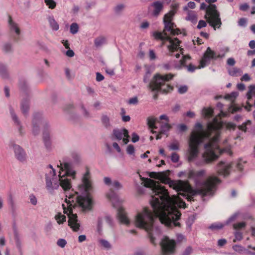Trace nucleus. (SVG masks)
Listing matches in <instances>:
<instances>
[{
    "instance_id": "obj_14",
    "label": "nucleus",
    "mask_w": 255,
    "mask_h": 255,
    "mask_svg": "<svg viewBox=\"0 0 255 255\" xmlns=\"http://www.w3.org/2000/svg\"><path fill=\"white\" fill-rule=\"evenodd\" d=\"M159 125L160 127V129L158 134L156 135V139H160L162 137L161 134H166V132L169 130V129L171 128L170 126L169 125L168 122L164 123L159 122Z\"/></svg>"
},
{
    "instance_id": "obj_56",
    "label": "nucleus",
    "mask_w": 255,
    "mask_h": 255,
    "mask_svg": "<svg viewBox=\"0 0 255 255\" xmlns=\"http://www.w3.org/2000/svg\"><path fill=\"white\" fill-rule=\"evenodd\" d=\"M104 79V77L100 73H96V80L98 82L101 81Z\"/></svg>"
},
{
    "instance_id": "obj_62",
    "label": "nucleus",
    "mask_w": 255,
    "mask_h": 255,
    "mask_svg": "<svg viewBox=\"0 0 255 255\" xmlns=\"http://www.w3.org/2000/svg\"><path fill=\"white\" fill-rule=\"evenodd\" d=\"M104 181L105 184L107 185H110L111 184L112 185V184L111 179L110 178L107 177H105L104 178Z\"/></svg>"
},
{
    "instance_id": "obj_1",
    "label": "nucleus",
    "mask_w": 255,
    "mask_h": 255,
    "mask_svg": "<svg viewBox=\"0 0 255 255\" xmlns=\"http://www.w3.org/2000/svg\"><path fill=\"white\" fill-rule=\"evenodd\" d=\"M206 173L205 170L195 171L189 169L179 173L180 177H185L193 179L196 185L193 189L188 181L182 180H171L165 172H152L149 176L151 178L158 179L162 183L168 184L179 193L178 195L170 197L169 193L164 187L153 180L146 179L145 186L149 187L152 191L150 201L153 211L147 207H144L138 210L135 216V225L139 228L144 229L148 234L150 242L156 245L154 234L153 232L154 219L159 218L160 222L168 227L178 226L177 222L181 216L178 208L186 207L185 203L181 196L189 201H194L197 195L202 196L212 195L216 185L220 182L217 177H209L206 181L202 182Z\"/></svg>"
},
{
    "instance_id": "obj_11",
    "label": "nucleus",
    "mask_w": 255,
    "mask_h": 255,
    "mask_svg": "<svg viewBox=\"0 0 255 255\" xmlns=\"http://www.w3.org/2000/svg\"><path fill=\"white\" fill-rule=\"evenodd\" d=\"M113 134L117 139L121 140L123 139L124 144H127L129 142L128 131L126 128L114 129Z\"/></svg>"
},
{
    "instance_id": "obj_53",
    "label": "nucleus",
    "mask_w": 255,
    "mask_h": 255,
    "mask_svg": "<svg viewBox=\"0 0 255 255\" xmlns=\"http://www.w3.org/2000/svg\"><path fill=\"white\" fill-rule=\"evenodd\" d=\"M187 91V87L186 86H181L178 89V92L180 94H183Z\"/></svg>"
},
{
    "instance_id": "obj_26",
    "label": "nucleus",
    "mask_w": 255,
    "mask_h": 255,
    "mask_svg": "<svg viewBox=\"0 0 255 255\" xmlns=\"http://www.w3.org/2000/svg\"><path fill=\"white\" fill-rule=\"evenodd\" d=\"M247 96L248 100H250L253 97L255 96V86H250L249 87V91Z\"/></svg>"
},
{
    "instance_id": "obj_15",
    "label": "nucleus",
    "mask_w": 255,
    "mask_h": 255,
    "mask_svg": "<svg viewBox=\"0 0 255 255\" xmlns=\"http://www.w3.org/2000/svg\"><path fill=\"white\" fill-rule=\"evenodd\" d=\"M8 23L10 31L15 32L16 35L17 36V37H15V38L17 39L20 34V30L18 24L12 21L10 16H9Z\"/></svg>"
},
{
    "instance_id": "obj_24",
    "label": "nucleus",
    "mask_w": 255,
    "mask_h": 255,
    "mask_svg": "<svg viewBox=\"0 0 255 255\" xmlns=\"http://www.w3.org/2000/svg\"><path fill=\"white\" fill-rule=\"evenodd\" d=\"M51 27L54 30H57L59 29V25L53 17H49L48 19Z\"/></svg>"
},
{
    "instance_id": "obj_44",
    "label": "nucleus",
    "mask_w": 255,
    "mask_h": 255,
    "mask_svg": "<svg viewBox=\"0 0 255 255\" xmlns=\"http://www.w3.org/2000/svg\"><path fill=\"white\" fill-rule=\"evenodd\" d=\"M15 240L16 247L18 249L19 252H21V242L18 235L16 234H15Z\"/></svg>"
},
{
    "instance_id": "obj_63",
    "label": "nucleus",
    "mask_w": 255,
    "mask_h": 255,
    "mask_svg": "<svg viewBox=\"0 0 255 255\" xmlns=\"http://www.w3.org/2000/svg\"><path fill=\"white\" fill-rule=\"evenodd\" d=\"M103 224V219L101 218H98V230L100 231L101 230L102 226Z\"/></svg>"
},
{
    "instance_id": "obj_13",
    "label": "nucleus",
    "mask_w": 255,
    "mask_h": 255,
    "mask_svg": "<svg viewBox=\"0 0 255 255\" xmlns=\"http://www.w3.org/2000/svg\"><path fill=\"white\" fill-rule=\"evenodd\" d=\"M118 217L121 223L126 225L129 224V220L127 216L125 210L122 207H120L118 209Z\"/></svg>"
},
{
    "instance_id": "obj_49",
    "label": "nucleus",
    "mask_w": 255,
    "mask_h": 255,
    "mask_svg": "<svg viewBox=\"0 0 255 255\" xmlns=\"http://www.w3.org/2000/svg\"><path fill=\"white\" fill-rule=\"evenodd\" d=\"M207 25L206 22L204 20H201L199 21L198 24L197 25V28L199 29H201L203 27H206Z\"/></svg>"
},
{
    "instance_id": "obj_16",
    "label": "nucleus",
    "mask_w": 255,
    "mask_h": 255,
    "mask_svg": "<svg viewBox=\"0 0 255 255\" xmlns=\"http://www.w3.org/2000/svg\"><path fill=\"white\" fill-rule=\"evenodd\" d=\"M10 113L13 122H14L15 124L17 126V128L18 129L19 133L22 135L23 133L22 131V127L20 125L19 121H18L16 116L15 115L12 109L10 110Z\"/></svg>"
},
{
    "instance_id": "obj_39",
    "label": "nucleus",
    "mask_w": 255,
    "mask_h": 255,
    "mask_svg": "<svg viewBox=\"0 0 255 255\" xmlns=\"http://www.w3.org/2000/svg\"><path fill=\"white\" fill-rule=\"evenodd\" d=\"M66 241L63 239H60L58 240L57 242V245L62 248H63L66 246Z\"/></svg>"
},
{
    "instance_id": "obj_6",
    "label": "nucleus",
    "mask_w": 255,
    "mask_h": 255,
    "mask_svg": "<svg viewBox=\"0 0 255 255\" xmlns=\"http://www.w3.org/2000/svg\"><path fill=\"white\" fill-rule=\"evenodd\" d=\"M174 75L171 74L166 75L156 74L154 76L153 81L150 84V88L152 91H157L163 93H167L173 89L168 82L172 79Z\"/></svg>"
},
{
    "instance_id": "obj_12",
    "label": "nucleus",
    "mask_w": 255,
    "mask_h": 255,
    "mask_svg": "<svg viewBox=\"0 0 255 255\" xmlns=\"http://www.w3.org/2000/svg\"><path fill=\"white\" fill-rule=\"evenodd\" d=\"M12 146L16 159L20 162L25 161L26 159V154L23 149L17 144H14Z\"/></svg>"
},
{
    "instance_id": "obj_51",
    "label": "nucleus",
    "mask_w": 255,
    "mask_h": 255,
    "mask_svg": "<svg viewBox=\"0 0 255 255\" xmlns=\"http://www.w3.org/2000/svg\"><path fill=\"white\" fill-rule=\"evenodd\" d=\"M226 127L228 129H234L236 126L233 123H228L226 124Z\"/></svg>"
},
{
    "instance_id": "obj_7",
    "label": "nucleus",
    "mask_w": 255,
    "mask_h": 255,
    "mask_svg": "<svg viewBox=\"0 0 255 255\" xmlns=\"http://www.w3.org/2000/svg\"><path fill=\"white\" fill-rule=\"evenodd\" d=\"M200 8L206 10V18L211 26L213 27L215 29L216 28H219L221 26V20L215 5L211 4L207 7L206 4L202 3L201 4Z\"/></svg>"
},
{
    "instance_id": "obj_55",
    "label": "nucleus",
    "mask_w": 255,
    "mask_h": 255,
    "mask_svg": "<svg viewBox=\"0 0 255 255\" xmlns=\"http://www.w3.org/2000/svg\"><path fill=\"white\" fill-rule=\"evenodd\" d=\"M249 7V5L247 3H245L241 4L240 6V9L243 11H246L248 9Z\"/></svg>"
},
{
    "instance_id": "obj_22",
    "label": "nucleus",
    "mask_w": 255,
    "mask_h": 255,
    "mask_svg": "<svg viewBox=\"0 0 255 255\" xmlns=\"http://www.w3.org/2000/svg\"><path fill=\"white\" fill-rule=\"evenodd\" d=\"M228 72L229 74L232 76H238L240 75L242 73L241 70L236 67L229 69Z\"/></svg>"
},
{
    "instance_id": "obj_42",
    "label": "nucleus",
    "mask_w": 255,
    "mask_h": 255,
    "mask_svg": "<svg viewBox=\"0 0 255 255\" xmlns=\"http://www.w3.org/2000/svg\"><path fill=\"white\" fill-rule=\"evenodd\" d=\"M235 238L234 239V242L241 241L242 239V234L240 232H236L235 234Z\"/></svg>"
},
{
    "instance_id": "obj_17",
    "label": "nucleus",
    "mask_w": 255,
    "mask_h": 255,
    "mask_svg": "<svg viewBox=\"0 0 255 255\" xmlns=\"http://www.w3.org/2000/svg\"><path fill=\"white\" fill-rule=\"evenodd\" d=\"M186 20L190 21L193 23H196L197 21V14L194 11H188L187 13V16L186 17Z\"/></svg>"
},
{
    "instance_id": "obj_61",
    "label": "nucleus",
    "mask_w": 255,
    "mask_h": 255,
    "mask_svg": "<svg viewBox=\"0 0 255 255\" xmlns=\"http://www.w3.org/2000/svg\"><path fill=\"white\" fill-rule=\"evenodd\" d=\"M227 64L230 66H233L235 64V60L233 58H230L227 60Z\"/></svg>"
},
{
    "instance_id": "obj_2",
    "label": "nucleus",
    "mask_w": 255,
    "mask_h": 255,
    "mask_svg": "<svg viewBox=\"0 0 255 255\" xmlns=\"http://www.w3.org/2000/svg\"><path fill=\"white\" fill-rule=\"evenodd\" d=\"M224 125L220 119L216 117L212 122L208 123L207 128L204 130L200 123L196 124L195 129L192 131L189 142V156L190 161L194 160L199 153V145L205 140H209L205 144V151L202 157L206 163L216 160L223 152L219 146L220 129Z\"/></svg>"
},
{
    "instance_id": "obj_47",
    "label": "nucleus",
    "mask_w": 255,
    "mask_h": 255,
    "mask_svg": "<svg viewBox=\"0 0 255 255\" xmlns=\"http://www.w3.org/2000/svg\"><path fill=\"white\" fill-rule=\"evenodd\" d=\"M179 156L178 154L176 153H172L171 155V160L173 162H177L179 160Z\"/></svg>"
},
{
    "instance_id": "obj_36",
    "label": "nucleus",
    "mask_w": 255,
    "mask_h": 255,
    "mask_svg": "<svg viewBox=\"0 0 255 255\" xmlns=\"http://www.w3.org/2000/svg\"><path fill=\"white\" fill-rule=\"evenodd\" d=\"M112 186L116 190H119L122 188V184L118 181H114L112 182Z\"/></svg>"
},
{
    "instance_id": "obj_59",
    "label": "nucleus",
    "mask_w": 255,
    "mask_h": 255,
    "mask_svg": "<svg viewBox=\"0 0 255 255\" xmlns=\"http://www.w3.org/2000/svg\"><path fill=\"white\" fill-rule=\"evenodd\" d=\"M8 202L9 204L10 205L11 207L14 206V202L13 200L12 196L11 194H9L8 197Z\"/></svg>"
},
{
    "instance_id": "obj_52",
    "label": "nucleus",
    "mask_w": 255,
    "mask_h": 255,
    "mask_svg": "<svg viewBox=\"0 0 255 255\" xmlns=\"http://www.w3.org/2000/svg\"><path fill=\"white\" fill-rule=\"evenodd\" d=\"M139 136L135 133L133 132L132 134L131 141L133 142H136L139 140Z\"/></svg>"
},
{
    "instance_id": "obj_29",
    "label": "nucleus",
    "mask_w": 255,
    "mask_h": 255,
    "mask_svg": "<svg viewBox=\"0 0 255 255\" xmlns=\"http://www.w3.org/2000/svg\"><path fill=\"white\" fill-rule=\"evenodd\" d=\"M106 39L104 37H100L97 38L95 40V44L97 47L101 46L102 44L105 43Z\"/></svg>"
},
{
    "instance_id": "obj_28",
    "label": "nucleus",
    "mask_w": 255,
    "mask_h": 255,
    "mask_svg": "<svg viewBox=\"0 0 255 255\" xmlns=\"http://www.w3.org/2000/svg\"><path fill=\"white\" fill-rule=\"evenodd\" d=\"M29 108L28 102L27 100L23 101L21 103V109L22 113L26 114Z\"/></svg>"
},
{
    "instance_id": "obj_34",
    "label": "nucleus",
    "mask_w": 255,
    "mask_h": 255,
    "mask_svg": "<svg viewBox=\"0 0 255 255\" xmlns=\"http://www.w3.org/2000/svg\"><path fill=\"white\" fill-rule=\"evenodd\" d=\"M44 2L46 5L51 9L55 8L56 5V2L53 0H44Z\"/></svg>"
},
{
    "instance_id": "obj_45",
    "label": "nucleus",
    "mask_w": 255,
    "mask_h": 255,
    "mask_svg": "<svg viewBox=\"0 0 255 255\" xmlns=\"http://www.w3.org/2000/svg\"><path fill=\"white\" fill-rule=\"evenodd\" d=\"M223 227V225L221 223H217L212 224L210 226V228L212 229H220Z\"/></svg>"
},
{
    "instance_id": "obj_41",
    "label": "nucleus",
    "mask_w": 255,
    "mask_h": 255,
    "mask_svg": "<svg viewBox=\"0 0 255 255\" xmlns=\"http://www.w3.org/2000/svg\"><path fill=\"white\" fill-rule=\"evenodd\" d=\"M138 102V99L136 97H132L129 99L128 102V103L129 105H137Z\"/></svg>"
},
{
    "instance_id": "obj_64",
    "label": "nucleus",
    "mask_w": 255,
    "mask_h": 255,
    "mask_svg": "<svg viewBox=\"0 0 255 255\" xmlns=\"http://www.w3.org/2000/svg\"><path fill=\"white\" fill-rule=\"evenodd\" d=\"M192 248L190 247H187L184 252V255H189L192 253Z\"/></svg>"
},
{
    "instance_id": "obj_5",
    "label": "nucleus",
    "mask_w": 255,
    "mask_h": 255,
    "mask_svg": "<svg viewBox=\"0 0 255 255\" xmlns=\"http://www.w3.org/2000/svg\"><path fill=\"white\" fill-rule=\"evenodd\" d=\"M45 172L46 188L51 193L57 189L59 186L65 191L69 190L72 187L71 178H74L76 174L68 163L60 164L58 179L55 177V171L51 165L46 167Z\"/></svg>"
},
{
    "instance_id": "obj_25",
    "label": "nucleus",
    "mask_w": 255,
    "mask_h": 255,
    "mask_svg": "<svg viewBox=\"0 0 255 255\" xmlns=\"http://www.w3.org/2000/svg\"><path fill=\"white\" fill-rule=\"evenodd\" d=\"M55 218L59 224H62L66 221V216L60 213H58L55 216Z\"/></svg>"
},
{
    "instance_id": "obj_10",
    "label": "nucleus",
    "mask_w": 255,
    "mask_h": 255,
    "mask_svg": "<svg viewBox=\"0 0 255 255\" xmlns=\"http://www.w3.org/2000/svg\"><path fill=\"white\" fill-rule=\"evenodd\" d=\"M232 166L231 162L220 161L217 166V172L220 175L227 176L230 174Z\"/></svg>"
},
{
    "instance_id": "obj_38",
    "label": "nucleus",
    "mask_w": 255,
    "mask_h": 255,
    "mask_svg": "<svg viewBox=\"0 0 255 255\" xmlns=\"http://www.w3.org/2000/svg\"><path fill=\"white\" fill-rule=\"evenodd\" d=\"M0 74L3 77H5L6 75L5 66L1 64H0Z\"/></svg>"
},
{
    "instance_id": "obj_48",
    "label": "nucleus",
    "mask_w": 255,
    "mask_h": 255,
    "mask_svg": "<svg viewBox=\"0 0 255 255\" xmlns=\"http://www.w3.org/2000/svg\"><path fill=\"white\" fill-rule=\"evenodd\" d=\"M29 199L30 201V203L32 205H35L37 204V199L34 195H33V194L30 195L29 196Z\"/></svg>"
},
{
    "instance_id": "obj_60",
    "label": "nucleus",
    "mask_w": 255,
    "mask_h": 255,
    "mask_svg": "<svg viewBox=\"0 0 255 255\" xmlns=\"http://www.w3.org/2000/svg\"><path fill=\"white\" fill-rule=\"evenodd\" d=\"M66 55L69 57H72L74 55V52L70 48L66 52Z\"/></svg>"
},
{
    "instance_id": "obj_58",
    "label": "nucleus",
    "mask_w": 255,
    "mask_h": 255,
    "mask_svg": "<svg viewBox=\"0 0 255 255\" xmlns=\"http://www.w3.org/2000/svg\"><path fill=\"white\" fill-rule=\"evenodd\" d=\"M250 79V77L248 74L244 75L241 79L242 81H249Z\"/></svg>"
},
{
    "instance_id": "obj_33",
    "label": "nucleus",
    "mask_w": 255,
    "mask_h": 255,
    "mask_svg": "<svg viewBox=\"0 0 255 255\" xmlns=\"http://www.w3.org/2000/svg\"><path fill=\"white\" fill-rule=\"evenodd\" d=\"M168 147L171 150H178L179 147V143L178 141L175 140L171 142Z\"/></svg>"
},
{
    "instance_id": "obj_31",
    "label": "nucleus",
    "mask_w": 255,
    "mask_h": 255,
    "mask_svg": "<svg viewBox=\"0 0 255 255\" xmlns=\"http://www.w3.org/2000/svg\"><path fill=\"white\" fill-rule=\"evenodd\" d=\"M79 26L76 23H73L70 25V32L73 34H76L78 31Z\"/></svg>"
},
{
    "instance_id": "obj_32",
    "label": "nucleus",
    "mask_w": 255,
    "mask_h": 255,
    "mask_svg": "<svg viewBox=\"0 0 255 255\" xmlns=\"http://www.w3.org/2000/svg\"><path fill=\"white\" fill-rule=\"evenodd\" d=\"M251 125V122L250 120L247 121L246 122L242 124V125L238 127L240 130L243 131H246L247 130V127Z\"/></svg>"
},
{
    "instance_id": "obj_54",
    "label": "nucleus",
    "mask_w": 255,
    "mask_h": 255,
    "mask_svg": "<svg viewBox=\"0 0 255 255\" xmlns=\"http://www.w3.org/2000/svg\"><path fill=\"white\" fill-rule=\"evenodd\" d=\"M240 110V108L238 107H235L234 105H232L229 108V111L230 112H231L232 113L238 111Z\"/></svg>"
},
{
    "instance_id": "obj_30",
    "label": "nucleus",
    "mask_w": 255,
    "mask_h": 255,
    "mask_svg": "<svg viewBox=\"0 0 255 255\" xmlns=\"http://www.w3.org/2000/svg\"><path fill=\"white\" fill-rule=\"evenodd\" d=\"M100 244L104 248L109 249L111 248V245L108 241L104 239H100L99 240Z\"/></svg>"
},
{
    "instance_id": "obj_23",
    "label": "nucleus",
    "mask_w": 255,
    "mask_h": 255,
    "mask_svg": "<svg viewBox=\"0 0 255 255\" xmlns=\"http://www.w3.org/2000/svg\"><path fill=\"white\" fill-rule=\"evenodd\" d=\"M190 57L188 55L183 56L182 59L180 61L179 65L176 66V67L178 68H181L182 66H187V64L190 60Z\"/></svg>"
},
{
    "instance_id": "obj_50",
    "label": "nucleus",
    "mask_w": 255,
    "mask_h": 255,
    "mask_svg": "<svg viewBox=\"0 0 255 255\" xmlns=\"http://www.w3.org/2000/svg\"><path fill=\"white\" fill-rule=\"evenodd\" d=\"M11 49V46L9 44L7 43L3 45V49L6 52L10 51Z\"/></svg>"
},
{
    "instance_id": "obj_21",
    "label": "nucleus",
    "mask_w": 255,
    "mask_h": 255,
    "mask_svg": "<svg viewBox=\"0 0 255 255\" xmlns=\"http://www.w3.org/2000/svg\"><path fill=\"white\" fill-rule=\"evenodd\" d=\"M202 115L206 118H209L213 116V110L211 108H204L202 111Z\"/></svg>"
},
{
    "instance_id": "obj_8",
    "label": "nucleus",
    "mask_w": 255,
    "mask_h": 255,
    "mask_svg": "<svg viewBox=\"0 0 255 255\" xmlns=\"http://www.w3.org/2000/svg\"><path fill=\"white\" fill-rule=\"evenodd\" d=\"M221 57H222V56L220 54H217L214 51L212 50L210 47H208L205 52L203 58L200 60V65L196 67L190 64L187 66L188 71L193 72L196 69H200L208 65L212 59H216Z\"/></svg>"
},
{
    "instance_id": "obj_46",
    "label": "nucleus",
    "mask_w": 255,
    "mask_h": 255,
    "mask_svg": "<svg viewBox=\"0 0 255 255\" xmlns=\"http://www.w3.org/2000/svg\"><path fill=\"white\" fill-rule=\"evenodd\" d=\"M188 7L193 9L195 7V3L193 1H190L188 3V5L187 6H185L183 8L184 10H187Z\"/></svg>"
},
{
    "instance_id": "obj_20",
    "label": "nucleus",
    "mask_w": 255,
    "mask_h": 255,
    "mask_svg": "<svg viewBox=\"0 0 255 255\" xmlns=\"http://www.w3.org/2000/svg\"><path fill=\"white\" fill-rule=\"evenodd\" d=\"M152 6L154 7L153 13L154 15H157L163 8L162 2L160 1L155 2L153 3Z\"/></svg>"
},
{
    "instance_id": "obj_19",
    "label": "nucleus",
    "mask_w": 255,
    "mask_h": 255,
    "mask_svg": "<svg viewBox=\"0 0 255 255\" xmlns=\"http://www.w3.org/2000/svg\"><path fill=\"white\" fill-rule=\"evenodd\" d=\"M156 119L153 117H150L147 119V124L152 129L157 128L156 125L159 124V121L156 122Z\"/></svg>"
},
{
    "instance_id": "obj_43",
    "label": "nucleus",
    "mask_w": 255,
    "mask_h": 255,
    "mask_svg": "<svg viewBox=\"0 0 255 255\" xmlns=\"http://www.w3.org/2000/svg\"><path fill=\"white\" fill-rule=\"evenodd\" d=\"M238 94L237 92H233L231 94L226 96V98L230 99L231 101H233L238 96Z\"/></svg>"
},
{
    "instance_id": "obj_40",
    "label": "nucleus",
    "mask_w": 255,
    "mask_h": 255,
    "mask_svg": "<svg viewBox=\"0 0 255 255\" xmlns=\"http://www.w3.org/2000/svg\"><path fill=\"white\" fill-rule=\"evenodd\" d=\"M246 226L245 222H240L234 225V228L236 230H239L244 228Z\"/></svg>"
},
{
    "instance_id": "obj_3",
    "label": "nucleus",
    "mask_w": 255,
    "mask_h": 255,
    "mask_svg": "<svg viewBox=\"0 0 255 255\" xmlns=\"http://www.w3.org/2000/svg\"><path fill=\"white\" fill-rule=\"evenodd\" d=\"M91 189L90 171L88 168L86 167L82 183L78 187L79 191L74 193H66L65 199L66 205L63 204L62 205L64 214H66L69 218L68 225L74 231L76 232L79 230L80 223L76 214L73 213V208L78 204L83 210L90 209L92 201L89 192Z\"/></svg>"
},
{
    "instance_id": "obj_37",
    "label": "nucleus",
    "mask_w": 255,
    "mask_h": 255,
    "mask_svg": "<svg viewBox=\"0 0 255 255\" xmlns=\"http://www.w3.org/2000/svg\"><path fill=\"white\" fill-rule=\"evenodd\" d=\"M127 152L128 154L133 155L134 156V147L133 145L129 144L127 146Z\"/></svg>"
},
{
    "instance_id": "obj_57",
    "label": "nucleus",
    "mask_w": 255,
    "mask_h": 255,
    "mask_svg": "<svg viewBox=\"0 0 255 255\" xmlns=\"http://www.w3.org/2000/svg\"><path fill=\"white\" fill-rule=\"evenodd\" d=\"M247 20L245 18H240L238 21V24L240 26H245L246 24Z\"/></svg>"
},
{
    "instance_id": "obj_27",
    "label": "nucleus",
    "mask_w": 255,
    "mask_h": 255,
    "mask_svg": "<svg viewBox=\"0 0 255 255\" xmlns=\"http://www.w3.org/2000/svg\"><path fill=\"white\" fill-rule=\"evenodd\" d=\"M43 140L45 146L48 148L50 145V137L49 133L47 132L46 131L43 132Z\"/></svg>"
},
{
    "instance_id": "obj_18",
    "label": "nucleus",
    "mask_w": 255,
    "mask_h": 255,
    "mask_svg": "<svg viewBox=\"0 0 255 255\" xmlns=\"http://www.w3.org/2000/svg\"><path fill=\"white\" fill-rule=\"evenodd\" d=\"M107 197L113 203L115 206L116 202L119 200L117 195L111 190L110 192L107 194Z\"/></svg>"
},
{
    "instance_id": "obj_4",
    "label": "nucleus",
    "mask_w": 255,
    "mask_h": 255,
    "mask_svg": "<svg viewBox=\"0 0 255 255\" xmlns=\"http://www.w3.org/2000/svg\"><path fill=\"white\" fill-rule=\"evenodd\" d=\"M173 7V9L164 15V28L163 31H154L152 35L155 40H161L162 45L167 46L169 55L173 56L174 53L176 52L175 55L177 58H179L180 54H183V49L179 47L180 41L177 38H172L169 36H175L181 33L180 30L176 28V25L172 21L178 4H176Z\"/></svg>"
},
{
    "instance_id": "obj_35",
    "label": "nucleus",
    "mask_w": 255,
    "mask_h": 255,
    "mask_svg": "<svg viewBox=\"0 0 255 255\" xmlns=\"http://www.w3.org/2000/svg\"><path fill=\"white\" fill-rule=\"evenodd\" d=\"M102 122L103 125L106 127L108 128L110 126V119L107 116H103L102 118Z\"/></svg>"
},
{
    "instance_id": "obj_9",
    "label": "nucleus",
    "mask_w": 255,
    "mask_h": 255,
    "mask_svg": "<svg viewBox=\"0 0 255 255\" xmlns=\"http://www.w3.org/2000/svg\"><path fill=\"white\" fill-rule=\"evenodd\" d=\"M163 255H170L174 253L176 243L174 240H170L165 237L160 243Z\"/></svg>"
}]
</instances>
